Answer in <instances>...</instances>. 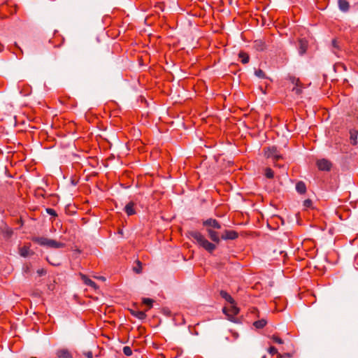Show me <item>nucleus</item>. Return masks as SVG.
<instances>
[{"instance_id": "9d476101", "label": "nucleus", "mask_w": 358, "mask_h": 358, "mask_svg": "<svg viewBox=\"0 0 358 358\" xmlns=\"http://www.w3.org/2000/svg\"><path fill=\"white\" fill-rule=\"evenodd\" d=\"M135 206H136V203L132 201H129L125 206L124 210L128 216L134 215L136 213V210L134 208Z\"/></svg>"}, {"instance_id": "c9c22d12", "label": "nucleus", "mask_w": 358, "mask_h": 358, "mask_svg": "<svg viewBox=\"0 0 358 358\" xmlns=\"http://www.w3.org/2000/svg\"><path fill=\"white\" fill-rule=\"evenodd\" d=\"M289 353H285L283 355H281V354H278V358H282V357H289Z\"/></svg>"}, {"instance_id": "39448f33", "label": "nucleus", "mask_w": 358, "mask_h": 358, "mask_svg": "<svg viewBox=\"0 0 358 358\" xmlns=\"http://www.w3.org/2000/svg\"><path fill=\"white\" fill-rule=\"evenodd\" d=\"M289 80L294 85L292 91L296 95L299 96L302 94L303 86L299 78L295 77H290Z\"/></svg>"}, {"instance_id": "f3484780", "label": "nucleus", "mask_w": 358, "mask_h": 358, "mask_svg": "<svg viewBox=\"0 0 358 358\" xmlns=\"http://www.w3.org/2000/svg\"><path fill=\"white\" fill-rule=\"evenodd\" d=\"M296 189L301 194H305L306 192V184L303 181L298 182L296 185Z\"/></svg>"}, {"instance_id": "412c9836", "label": "nucleus", "mask_w": 358, "mask_h": 358, "mask_svg": "<svg viewBox=\"0 0 358 358\" xmlns=\"http://www.w3.org/2000/svg\"><path fill=\"white\" fill-rule=\"evenodd\" d=\"M30 252L29 246L24 245L23 247L20 248L19 253L23 257H27L29 256Z\"/></svg>"}, {"instance_id": "1a4fd4ad", "label": "nucleus", "mask_w": 358, "mask_h": 358, "mask_svg": "<svg viewBox=\"0 0 358 358\" xmlns=\"http://www.w3.org/2000/svg\"><path fill=\"white\" fill-rule=\"evenodd\" d=\"M208 237L210 240L215 243H219L221 238L219 236L218 232L215 231L213 229H206Z\"/></svg>"}, {"instance_id": "72a5a7b5", "label": "nucleus", "mask_w": 358, "mask_h": 358, "mask_svg": "<svg viewBox=\"0 0 358 358\" xmlns=\"http://www.w3.org/2000/svg\"><path fill=\"white\" fill-rule=\"evenodd\" d=\"M37 273L39 276L45 275L47 273V271L45 268H41L37 271Z\"/></svg>"}, {"instance_id": "b1692460", "label": "nucleus", "mask_w": 358, "mask_h": 358, "mask_svg": "<svg viewBox=\"0 0 358 358\" xmlns=\"http://www.w3.org/2000/svg\"><path fill=\"white\" fill-rule=\"evenodd\" d=\"M265 176L267 178H269V179H271V178H273L274 173H273V170L271 168H266L265 169Z\"/></svg>"}, {"instance_id": "f03ea898", "label": "nucleus", "mask_w": 358, "mask_h": 358, "mask_svg": "<svg viewBox=\"0 0 358 358\" xmlns=\"http://www.w3.org/2000/svg\"><path fill=\"white\" fill-rule=\"evenodd\" d=\"M31 240L35 243H37L41 246H45L49 248L58 249L65 247V243H64L58 242L55 240L50 239L43 236H35L33 237Z\"/></svg>"}, {"instance_id": "2eb2a0df", "label": "nucleus", "mask_w": 358, "mask_h": 358, "mask_svg": "<svg viewBox=\"0 0 358 358\" xmlns=\"http://www.w3.org/2000/svg\"><path fill=\"white\" fill-rule=\"evenodd\" d=\"M220 295L222 298L224 299L227 302L230 304H235L234 299L231 297V296L228 294L226 291L221 290L220 292Z\"/></svg>"}, {"instance_id": "a878e982", "label": "nucleus", "mask_w": 358, "mask_h": 358, "mask_svg": "<svg viewBox=\"0 0 358 358\" xmlns=\"http://www.w3.org/2000/svg\"><path fill=\"white\" fill-rule=\"evenodd\" d=\"M122 351L124 355L127 357L131 356L132 355V350L129 346H124L123 348Z\"/></svg>"}, {"instance_id": "dca6fc26", "label": "nucleus", "mask_w": 358, "mask_h": 358, "mask_svg": "<svg viewBox=\"0 0 358 358\" xmlns=\"http://www.w3.org/2000/svg\"><path fill=\"white\" fill-rule=\"evenodd\" d=\"M81 278L85 285L94 289H96V284L93 280L88 278L85 275L81 274Z\"/></svg>"}, {"instance_id": "5701e85b", "label": "nucleus", "mask_w": 358, "mask_h": 358, "mask_svg": "<svg viewBox=\"0 0 358 358\" xmlns=\"http://www.w3.org/2000/svg\"><path fill=\"white\" fill-rule=\"evenodd\" d=\"M132 314L140 320H143L146 317V314L143 311H134Z\"/></svg>"}, {"instance_id": "7ed1b4c3", "label": "nucleus", "mask_w": 358, "mask_h": 358, "mask_svg": "<svg viewBox=\"0 0 358 358\" xmlns=\"http://www.w3.org/2000/svg\"><path fill=\"white\" fill-rule=\"evenodd\" d=\"M264 155L266 158H271L273 161H278L282 157L275 146L264 148Z\"/></svg>"}, {"instance_id": "20e7f679", "label": "nucleus", "mask_w": 358, "mask_h": 358, "mask_svg": "<svg viewBox=\"0 0 358 358\" xmlns=\"http://www.w3.org/2000/svg\"><path fill=\"white\" fill-rule=\"evenodd\" d=\"M223 312L228 317L229 320L234 322H236L234 317L238 314L239 309L235 306V304H231V306L229 308H224Z\"/></svg>"}, {"instance_id": "4c0bfd02", "label": "nucleus", "mask_w": 358, "mask_h": 358, "mask_svg": "<svg viewBox=\"0 0 358 358\" xmlns=\"http://www.w3.org/2000/svg\"><path fill=\"white\" fill-rule=\"evenodd\" d=\"M332 43H333V45L334 47H336V40H333Z\"/></svg>"}, {"instance_id": "f257e3e1", "label": "nucleus", "mask_w": 358, "mask_h": 358, "mask_svg": "<svg viewBox=\"0 0 358 358\" xmlns=\"http://www.w3.org/2000/svg\"><path fill=\"white\" fill-rule=\"evenodd\" d=\"M187 237L192 238L198 245L210 253H212L216 248V245L214 243L209 242L204 236L198 231H188Z\"/></svg>"}, {"instance_id": "cd10ccee", "label": "nucleus", "mask_w": 358, "mask_h": 358, "mask_svg": "<svg viewBox=\"0 0 358 358\" xmlns=\"http://www.w3.org/2000/svg\"><path fill=\"white\" fill-rule=\"evenodd\" d=\"M31 265L30 263L24 264L22 271L24 273H29L31 272Z\"/></svg>"}, {"instance_id": "f8f14e48", "label": "nucleus", "mask_w": 358, "mask_h": 358, "mask_svg": "<svg viewBox=\"0 0 358 358\" xmlns=\"http://www.w3.org/2000/svg\"><path fill=\"white\" fill-rule=\"evenodd\" d=\"M253 48L257 51H264L266 49V43L264 41L259 39V40H255L254 41Z\"/></svg>"}, {"instance_id": "6e6552de", "label": "nucleus", "mask_w": 358, "mask_h": 358, "mask_svg": "<svg viewBox=\"0 0 358 358\" xmlns=\"http://www.w3.org/2000/svg\"><path fill=\"white\" fill-rule=\"evenodd\" d=\"M238 237V234L237 231H234V230H224L220 238L222 240H235Z\"/></svg>"}, {"instance_id": "a19ab883", "label": "nucleus", "mask_w": 358, "mask_h": 358, "mask_svg": "<svg viewBox=\"0 0 358 358\" xmlns=\"http://www.w3.org/2000/svg\"><path fill=\"white\" fill-rule=\"evenodd\" d=\"M31 358H36V357H31Z\"/></svg>"}, {"instance_id": "423d86ee", "label": "nucleus", "mask_w": 358, "mask_h": 358, "mask_svg": "<svg viewBox=\"0 0 358 358\" xmlns=\"http://www.w3.org/2000/svg\"><path fill=\"white\" fill-rule=\"evenodd\" d=\"M316 164L318 169L322 171H329L332 167V163L327 159L317 160Z\"/></svg>"}, {"instance_id": "393cba45", "label": "nucleus", "mask_w": 358, "mask_h": 358, "mask_svg": "<svg viewBox=\"0 0 358 358\" xmlns=\"http://www.w3.org/2000/svg\"><path fill=\"white\" fill-rule=\"evenodd\" d=\"M255 74L256 76H257L259 78H266L265 73L260 69L255 70Z\"/></svg>"}, {"instance_id": "ddd939ff", "label": "nucleus", "mask_w": 358, "mask_h": 358, "mask_svg": "<svg viewBox=\"0 0 358 358\" xmlns=\"http://www.w3.org/2000/svg\"><path fill=\"white\" fill-rule=\"evenodd\" d=\"M339 9L343 12H348L350 9V3L347 0H338Z\"/></svg>"}, {"instance_id": "6ab92c4d", "label": "nucleus", "mask_w": 358, "mask_h": 358, "mask_svg": "<svg viewBox=\"0 0 358 358\" xmlns=\"http://www.w3.org/2000/svg\"><path fill=\"white\" fill-rule=\"evenodd\" d=\"M238 57L243 64H248L250 61V57L248 53L243 51H241L238 54Z\"/></svg>"}, {"instance_id": "0eeeda50", "label": "nucleus", "mask_w": 358, "mask_h": 358, "mask_svg": "<svg viewBox=\"0 0 358 358\" xmlns=\"http://www.w3.org/2000/svg\"><path fill=\"white\" fill-rule=\"evenodd\" d=\"M203 226L206 227V229H221V224L219 222L213 218L207 219L203 221Z\"/></svg>"}, {"instance_id": "4468645a", "label": "nucleus", "mask_w": 358, "mask_h": 358, "mask_svg": "<svg viewBox=\"0 0 358 358\" xmlns=\"http://www.w3.org/2000/svg\"><path fill=\"white\" fill-rule=\"evenodd\" d=\"M59 358H73L71 353L67 349H61L57 352Z\"/></svg>"}, {"instance_id": "4be33fe9", "label": "nucleus", "mask_w": 358, "mask_h": 358, "mask_svg": "<svg viewBox=\"0 0 358 358\" xmlns=\"http://www.w3.org/2000/svg\"><path fill=\"white\" fill-rule=\"evenodd\" d=\"M136 266L133 267V271L136 273H141L142 272V263L139 260L136 261Z\"/></svg>"}, {"instance_id": "58836bf2", "label": "nucleus", "mask_w": 358, "mask_h": 358, "mask_svg": "<svg viewBox=\"0 0 358 358\" xmlns=\"http://www.w3.org/2000/svg\"><path fill=\"white\" fill-rule=\"evenodd\" d=\"M15 46L16 48H17L20 49V47L17 45V44L16 43H15Z\"/></svg>"}, {"instance_id": "ea45409f", "label": "nucleus", "mask_w": 358, "mask_h": 358, "mask_svg": "<svg viewBox=\"0 0 358 358\" xmlns=\"http://www.w3.org/2000/svg\"><path fill=\"white\" fill-rule=\"evenodd\" d=\"M357 143V141H356V138L355 139V142H354V144H355Z\"/></svg>"}, {"instance_id": "473e14b6", "label": "nucleus", "mask_w": 358, "mask_h": 358, "mask_svg": "<svg viewBox=\"0 0 358 358\" xmlns=\"http://www.w3.org/2000/svg\"><path fill=\"white\" fill-rule=\"evenodd\" d=\"M46 212L50 215H52V216H54V217L57 216V214L56 211L54 209H52V208H46Z\"/></svg>"}, {"instance_id": "e433bc0d", "label": "nucleus", "mask_w": 358, "mask_h": 358, "mask_svg": "<svg viewBox=\"0 0 358 358\" xmlns=\"http://www.w3.org/2000/svg\"><path fill=\"white\" fill-rule=\"evenodd\" d=\"M3 50V45L0 43V52Z\"/></svg>"}, {"instance_id": "bb28decb", "label": "nucleus", "mask_w": 358, "mask_h": 358, "mask_svg": "<svg viewBox=\"0 0 358 358\" xmlns=\"http://www.w3.org/2000/svg\"><path fill=\"white\" fill-rule=\"evenodd\" d=\"M154 302L153 299L149 298H144L143 299V303L148 306V308H150L152 306V303Z\"/></svg>"}, {"instance_id": "c756f323", "label": "nucleus", "mask_w": 358, "mask_h": 358, "mask_svg": "<svg viewBox=\"0 0 358 358\" xmlns=\"http://www.w3.org/2000/svg\"><path fill=\"white\" fill-rule=\"evenodd\" d=\"M271 339L273 340V342H275L276 343H278V344H282L283 343L282 339L280 338V337H278L276 335H273L272 337H271Z\"/></svg>"}, {"instance_id": "c85d7f7f", "label": "nucleus", "mask_w": 358, "mask_h": 358, "mask_svg": "<svg viewBox=\"0 0 358 358\" xmlns=\"http://www.w3.org/2000/svg\"><path fill=\"white\" fill-rule=\"evenodd\" d=\"M13 235V230L10 228H7L4 231H3V236L5 238H9L11 237V236Z\"/></svg>"}, {"instance_id": "f704fd0d", "label": "nucleus", "mask_w": 358, "mask_h": 358, "mask_svg": "<svg viewBox=\"0 0 358 358\" xmlns=\"http://www.w3.org/2000/svg\"><path fill=\"white\" fill-rule=\"evenodd\" d=\"M87 358H93V355L91 351H87L83 353Z\"/></svg>"}, {"instance_id": "2f4dec72", "label": "nucleus", "mask_w": 358, "mask_h": 358, "mask_svg": "<svg viewBox=\"0 0 358 358\" xmlns=\"http://www.w3.org/2000/svg\"><path fill=\"white\" fill-rule=\"evenodd\" d=\"M312 204H313V202H312L311 199H306L303 201V206L306 208H310L312 206Z\"/></svg>"}, {"instance_id": "a211bd4d", "label": "nucleus", "mask_w": 358, "mask_h": 358, "mask_svg": "<svg viewBox=\"0 0 358 358\" xmlns=\"http://www.w3.org/2000/svg\"><path fill=\"white\" fill-rule=\"evenodd\" d=\"M266 324H267V320L266 319L262 318L261 320L254 322L253 326L256 329H262L266 325Z\"/></svg>"}, {"instance_id": "7c9ffc66", "label": "nucleus", "mask_w": 358, "mask_h": 358, "mask_svg": "<svg viewBox=\"0 0 358 358\" xmlns=\"http://www.w3.org/2000/svg\"><path fill=\"white\" fill-rule=\"evenodd\" d=\"M269 354H271V355H277L279 354L278 352V350L274 347V346H271L268 350Z\"/></svg>"}, {"instance_id": "aec40b11", "label": "nucleus", "mask_w": 358, "mask_h": 358, "mask_svg": "<svg viewBox=\"0 0 358 358\" xmlns=\"http://www.w3.org/2000/svg\"><path fill=\"white\" fill-rule=\"evenodd\" d=\"M52 46V41L51 40H49L48 41L43 43H38V50L42 52L43 48H45L46 50H49L50 49V47Z\"/></svg>"}, {"instance_id": "9b49d317", "label": "nucleus", "mask_w": 358, "mask_h": 358, "mask_svg": "<svg viewBox=\"0 0 358 358\" xmlns=\"http://www.w3.org/2000/svg\"><path fill=\"white\" fill-rule=\"evenodd\" d=\"M308 45V41L305 38H300L299 40V51L300 55H303L306 53Z\"/></svg>"}]
</instances>
